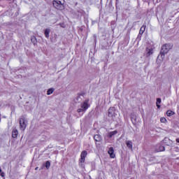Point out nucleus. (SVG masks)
<instances>
[{"label": "nucleus", "mask_w": 179, "mask_h": 179, "mask_svg": "<svg viewBox=\"0 0 179 179\" xmlns=\"http://www.w3.org/2000/svg\"><path fill=\"white\" fill-rule=\"evenodd\" d=\"M108 117L111 118V120H115V108H110L108 110Z\"/></svg>", "instance_id": "obj_5"}, {"label": "nucleus", "mask_w": 179, "mask_h": 179, "mask_svg": "<svg viewBox=\"0 0 179 179\" xmlns=\"http://www.w3.org/2000/svg\"><path fill=\"white\" fill-rule=\"evenodd\" d=\"M146 57H150L152 54H153V48H147L146 50Z\"/></svg>", "instance_id": "obj_8"}, {"label": "nucleus", "mask_w": 179, "mask_h": 179, "mask_svg": "<svg viewBox=\"0 0 179 179\" xmlns=\"http://www.w3.org/2000/svg\"><path fill=\"white\" fill-rule=\"evenodd\" d=\"M45 166L46 169H50V166H51V163L49 161H47Z\"/></svg>", "instance_id": "obj_19"}, {"label": "nucleus", "mask_w": 179, "mask_h": 179, "mask_svg": "<svg viewBox=\"0 0 179 179\" xmlns=\"http://www.w3.org/2000/svg\"><path fill=\"white\" fill-rule=\"evenodd\" d=\"M165 141H166V138H165V139H164V142H165Z\"/></svg>", "instance_id": "obj_25"}, {"label": "nucleus", "mask_w": 179, "mask_h": 179, "mask_svg": "<svg viewBox=\"0 0 179 179\" xmlns=\"http://www.w3.org/2000/svg\"><path fill=\"white\" fill-rule=\"evenodd\" d=\"M86 156H87V151H83L80 155V163H85V159H86Z\"/></svg>", "instance_id": "obj_6"}, {"label": "nucleus", "mask_w": 179, "mask_h": 179, "mask_svg": "<svg viewBox=\"0 0 179 179\" xmlns=\"http://www.w3.org/2000/svg\"><path fill=\"white\" fill-rule=\"evenodd\" d=\"M108 153L110 155V157H111V159H114V157H115V154H114V148L110 147Z\"/></svg>", "instance_id": "obj_7"}, {"label": "nucleus", "mask_w": 179, "mask_h": 179, "mask_svg": "<svg viewBox=\"0 0 179 179\" xmlns=\"http://www.w3.org/2000/svg\"><path fill=\"white\" fill-rule=\"evenodd\" d=\"M17 135H19V131L17 130L16 128H14L12 131L13 138H17Z\"/></svg>", "instance_id": "obj_9"}, {"label": "nucleus", "mask_w": 179, "mask_h": 179, "mask_svg": "<svg viewBox=\"0 0 179 179\" xmlns=\"http://www.w3.org/2000/svg\"><path fill=\"white\" fill-rule=\"evenodd\" d=\"M65 0H54L53 1V6L55 9L58 10H64L65 9Z\"/></svg>", "instance_id": "obj_1"}, {"label": "nucleus", "mask_w": 179, "mask_h": 179, "mask_svg": "<svg viewBox=\"0 0 179 179\" xmlns=\"http://www.w3.org/2000/svg\"><path fill=\"white\" fill-rule=\"evenodd\" d=\"M54 93V88H50L47 91V95L50 96V94H52Z\"/></svg>", "instance_id": "obj_16"}, {"label": "nucleus", "mask_w": 179, "mask_h": 179, "mask_svg": "<svg viewBox=\"0 0 179 179\" xmlns=\"http://www.w3.org/2000/svg\"><path fill=\"white\" fill-rule=\"evenodd\" d=\"M31 40L34 44H36V38H32Z\"/></svg>", "instance_id": "obj_21"}, {"label": "nucleus", "mask_w": 179, "mask_h": 179, "mask_svg": "<svg viewBox=\"0 0 179 179\" xmlns=\"http://www.w3.org/2000/svg\"><path fill=\"white\" fill-rule=\"evenodd\" d=\"M171 48H173V45L171 44L166 43L162 45L161 48V52H160L162 58H164V56L166 55V54H167V52H169L170 50H171Z\"/></svg>", "instance_id": "obj_2"}, {"label": "nucleus", "mask_w": 179, "mask_h": 179, "mask_svg": "<svg viewBox=\"0 0 179 179\" xmlns=\"http://www.w3.org/2000/svg\"><path fill=\"white\" fill-rule=\"evenodd\" d=\"M51 31V29H45L44 31V34L46 37V38H48L50 37V32Z\"/></svg>", "instance_id": "obj_13"}, {"label": "nucleus", "mask_w": 179, "mask_h": 179, "mask_svg": "<svg viewBox=\"0 0 179 179\" xmlns=\"http://www.w3.org/2000/svg\"><path fill=\"white\" fill-rule=\"evenodd\" d=\"M166 115L168 117H171V115H174V112L172 110H167Z\"/></svg>", "instance_id": "obj_18"}, {"label": "nucleus", "mask_w": 179, "mask_h": 179, "mask_svg": "<svg viewBox=\"0 0 179 179\" xmlns=\"http://www.w3.org/2000/svg\"><path fill=\"white\" fill-rule=\"evenodd\" d=\"M95 142H101V136L100 134H96L94 136Z\"/></svg>", "instance_id": "obj_10"}, {"label": "nucleus", "mask_w": 179, "mask_h": 179, "mask_svg": "<svg viewBox=\"0 0 179 179\" xmlns=\"http://www.w3.org/2000/svg\"><path fill=\"white\" fill-rule=\"evenodd\" d=\"M90 107L89 99L85 100L80 104V108L77 110L78 113H85L87 108Z\"/></svg>", "instance_id": "obj_3"}, {"label": "nucleus", "mask_w": 179, "mask_h": 179, "mask_svg": "<svg viewBox=\"0 0 179 179\" xmlns=\"http://www.w3.org/2000/svg\"><path fill=\"white\" fill-rule=\"evenodd\" d=\"M174 150H175V152H179V148L178 147H175Z\"/></svg>", "instance_id": "obj_22"}, {"label": "nucleus", "mask_w": 179, "mask_h": 179, "mask_svg": "<svg viewBox=\"0 0 179 179\" xmlns=\"http://www.w3.org/2000/svg\"><path fill=\"white\" fill-rule=\"evenodd\" d=\"M143 1H146V0H143Z\"/></svg>", "instance_id": "obj_27"}, {"label": "nucleus", "mask_w": 179, "mask_h": 179, "mask_svg": "<svg viewBox=\"0 0 179 179\" xmlns=\"http://www.w3.org/2000/svg\"><path fill=\"white\" fill-rule=\"evenodd\" d=\"M126 145L128 149H130V150H132V141H126Z\"/></svg>", "instance_id": "obj_12"}, {"label": "nucleus", "mask_w": 179, "mask_h": 179, "mask_svg": "<svg viewBox=\"0 0 179 179\" xmlns=\"http://www.w3.org/2000/svg\"><path fill=\"white\" fill-rule=\"evenodd\" d=\"M160 121L161 122H163L164 124V122H166L167 120L166 119V117H161Z\"/></svg>", "instance_id": "obj_20"}, {"label": "nucleus", "mask_w": 179, "mask_h": 179, "mask_svg": "<svg viewBox=\"0 0 179 179\" xmlns=\"http://www.w3.org/2000/svg\"><path fill=\"white\" fill-rule=\"evenodd\" d=\"M27 127V119L24 116H22L20 119V128L21 131H24Z\"/></svg>", "instance_id": "obj_4"}, {"label": "nucleus", "mask_w": 179, "mask_h": 179, "mask_svg": "<svg viewBox=\"0 0 179 179\" xmlns=\"http://www.w3.org/2000/svg\"><path fill=\"white\" fill-rule=\"evenodd\" d=\"M145 30H146V25H143L140 29L139 34H143Z\"/></svg>", "instance_id": "obj_15"}, {"label": "nucleus", "mask_w": 179, "mask_h": 179, "mask_svg": "<svg viewBox=\"0 0 179 179\" xmlns=\"http://www.w3.org/2000/svg\"><path fill=\"white\" fill-rule=\"evenodd\" d=\"M160 103H162V99L157 98V99L156 104H157V107L158 108H160V105H159Z\"/></svg>", "instance_id": "obj_17"}, {"label": "nucleus", "mask_w": 179, "mask_h": 179, "mask_svg": "<svg viewBox=\"0 0 179 179\" xmlns=\"http://www.w3.org/2000/svg\"><path fill=\"white\" fill-rule=\"evenodd\" d=\"M1 177H5V173L1 172Z\"/></svg>", "instance_id": "obj_23"}, {"label": "nucleus", "mask_w": 179, "mask_h": 179, "mask_svg": "<svg viewBox=\"0 0 179 179\" xmlns=\"http://www.w3.org/2000/svg\"><path fill=\"white\" fill-rule=\"evenodd\" d=\"M117 134H118V131H117V130L110 131L108 134V138H113V136H114V135H117Z\"/></svg>", "instance_id": "obj_11"}, {"label": "nucleus", "mask_w": 179, "mask_h": 179, "mask_svg": "<svg viewBox=\"0 0 179 179\" xmlns=\"http://www.w3.org/2000/svg\"><path fill=\"white\" fill-rule=\"evenodd\" d=\"M0 173H2V169L0 168Z\"/></svg>", "instance_id": "obj_24"}, {"label": "nucleus", "mask_w": 179, "mask_h": 179, "mask_svg": "<svg viewBox=\"0 0 179 179\" xmlns=\"http://www.w3.org/2000/svg\"><path fill=\"white\" fill-rule=\"evenodd\" d=\"M158 149H157V152H164L166 150V148L163 145H157Z\"/></svg>", "instance_id": "obj_14"}, {"label": "nucleus", "mask_w": 179, "mask_h": 179, "mask_svg": "<svg viewBox=\"0 0 179 179\" xmlns=\"http://www.w3.org/2000/svg\"><path fill=\"white\" fill-rule=\"evenodd\" d=\"M7 1H12V0H7Z\"/></svg>", "instance_id": "obj_26"}]
</instances>
